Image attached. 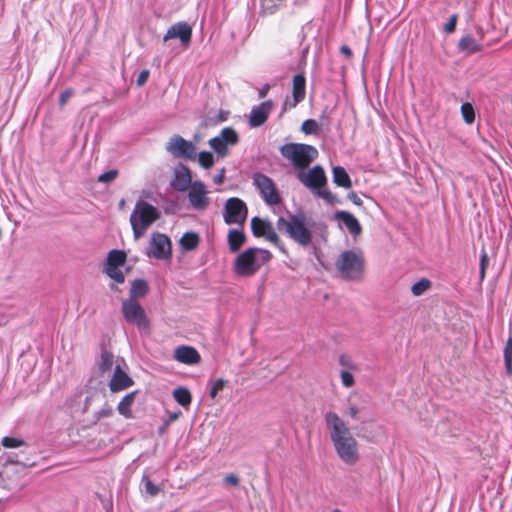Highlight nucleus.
<instances>
[{"label": "nucleus", "instance_id": "nucleus-1", "mask_svg": "<svg viewBox=\"0 0 512 512\" xmlns=\"http://www.w3.org/2000/svg\"><path fill=\"white\" fill-rule=\"evenodd\" d=\"M324 419L338 458L348 466L356 465L360 461L359 444L347 423L332 411L327 412Z\"/></svg>", "mask_w": 512, "mask_h": 512}, {"label": "nucleus", "instance_id": "nucleus-2", "mask_svg": "<svg viewBox=\"0 0 512 512\" xmlns=\"http://www.w3.org/2000/svg\"><path fill=\"white\" fill-rule=\"evenodd\" d=\"M313 226L314 222L303 212L289 214L287 218L281 216L276 222V227L280 232L287 234L289 238L303 247H307L312 242Z\"/></svg>", "mask_w": 512, "mask_h": 512}, {"label": "nucleus", "instance_id": "nucleus-3", "mask_svg": "<svg viewBox=\"0 0 512 512\" xmlns=\"http://www.w3.org/2000/svg\"><path fill=\"white\" fill-rule=\"evenodd\" d=\"M272 254L262 248L250 247L240 253L234 260L233 271L240 277H251L255 275L260 268L268 263Z\"/></svg>", "mask_w": 512, "mask_h": 512}, {"label": "nucleus", "instance_id": "nucleus-4", "mask_svg": "<svg viewBox=\"0 0 512 512\" xmlns=\"http://www.w3.org/2000/svg\"><path fill=\"white\" fill-rule=\"evenodd\" d=\"M160 218V211L145 200L139 199L130 215V225L135 240L142 238L149 227Z\"/></svg>", "mask_w": 512, "mask_h": 512}, {"label": "nucleus", "instance_id": "nucleus-5", "mask_svg": "<svg viewBox=\"0 0 512 512\" xmlns=\"http://www.w3.org/2000/svg\"><path fill=\"white\" fill-rule=\"evenodd\" d=\"M335 266L344 279L351 281L360 280L365 270L364 254L360 250L343 251L338 256Z\"/></svg>", "mask_w": 512, "mask_h": 512}, {"label": "nucleus", "instance_id": "nucleus-6", "mask_svg": "<svg viewBox=\"0 0 512 512\" xmlns=\"http://www.w3.org/2000/svg\"><path fill=\"white\" fill-rule=\"evenodd\" d=\"M280 152L299 171L306 169L318 157V150L314 146L303 143L284 144Z\"/></svg>", "mask_w": 512, "mask_h": 512}, {"label": "nucleus", "instance_id": "nucleus-7", "mask_svg": "<svg viewBox=\"0 0 512 512\" xmlns=\"http://www.w3.org/2000/svg\"><path fill=\"white\" fill-rule=\"evenodd\" d=\"M298 180L307 188H309L317 197L328 200L331 193L325 189L327 178L323 168L319 165L306 171L301 170L297 173Z\"/></svg>", "mask_w": 512, "mask_h": 512}, {"label": "nucleus", "instance_id": "nucleus-8", "mask_svg": "<svg viewBox=\"0 0 512 512\" xmlns=\"http://www.w3.org/2000/svg\"><path fill=\"white\" fill-rule=\"evenodd\" d=\"M122 314L126 322L135 325L140 331H148L150 321L145 310L136 299L122 301Z\"/></svg>", "mask_w": 512, "mask_h": 512}, {"label": "nucleus", "instance_id": "nucleus-9", "mask_svg": "<svg viewBox=\"0 0 512 512\" xmlns=\"http://www.w3.org/2000/svg\"><path fill=\"white\" fill-rule=\"evenodd\" d=\"M238 142V133L231 127H225L217 136L211 138L208 144L219 158H225L229 154V148Z\"/></svg>", "mask_w": 512, "mask_h": 512}, {"label": "nucleus", "instance_id": "nucleus-10", "mask_svg": "<svg viewBox=\"0 0 512 512\" xmlns=\"http://www.w3.org/2000/svg\"><path fill=\"white\" fill-rule=\"evenodd\" d=\"M248 216L246 203L237 197L229 198L224 205L223 218L226 224L244 225Z\"/></svg>", "mask_w": 512, "mask_h": 512}, {"label": "nucleus", "instance_id": "nucleus-11", "mask_svg": "<svg viewBox=\"0 0 512 512\" xmlns=\"http://www.w3.org/2000/svg\"><path fill=\"white\" fill-rule=\"evenodd\" d=\"M251 230L255 237H264L267 241L273 243L282 253L287 254V250L271 222L260 217H253L251 219Z\"/></svg>", "mask_w": 512, "mask_h": 512}, {"label": "nucleus", "instance_id": "nucleus-12", "mask_svg": "<svg viewBox=\"0 0 512 512\" xmlns=\"http://www.w3.org/2000/svg\"><path fill=\"white\" fill-rule=\"evenodd\" d=\"M253 184L259 190L263 200L268 205H277L281 201L279 192L275 186L274 181L262 173H255L253 175Z\"/></svg>", "mask_w": 512, "mask_h": 512}, {"label": "nucleus", "instance_id": "nucleus-13", "mask_svg": "<svg viewBox=\"0 0 512 512\" xmlns=\"http://www.w3.org/2000/svg\"><path fill=\"white\" fill-rule=\"evenodd\" d=\"M187 198L191 208L197 212H204L210 206L209 191L206 185L196 180L192 186L187 190Z\"/></svg>", "mask_w": 512, "mask_h": 512}, {"label": "nucleus", "instance_id": "nucleus-14", "mask_svg": "<svg viewBox=\"0 0 512 512\" xmlns=\"http://www.w3.org/2000/svg\"><path fill=\"white\" fill-rule=\"evenodd\" d=\"M166 150L176 158L195 159L197 149L193 142L179 135L172 136L166 143Z\"/></svg>", "mask_w": 512, "mask_h": 512}, {"label": "nucleus", "instance_id": "nucleus-15", "mask_svg": "<svg viewBox=\"0 0 512 512\" xmlns=\"http://www.w3.org/2000/svg\"><path fill=\"white\" fill-rule=\"evenodd\" d=\"M147 255L161 260L169 259L171 257V241L169 237L162 233H153Z\"/></svg>", "mask_w": 512, "mask_h": 512}, {"label": "nucleus", "instance_id": "nucleus-16", "mask_svg": "<svg viewBox=\"0 0 512 512\" xmlns=\"http://www.w3.org/2000/svg\"><path fill=\"white\" fill-rule=\"evenodd\" d=\"M134 385L133 379L121 368L119 363L114 366L113 375L108 383L112 393L124 391Z\"/></svg>", "mask_w": 512, "mask_h": 512}, {"label": "nucleus", "instance_id": "nucleus-17", "mask_svg": "<svg viewBox=\"0 0 512 512\" xmlns=\"http://www.w3.org/2000/svg\"><path fill=\"white\" fill-rule=\"evenodd\" d=\"M192 37V27L186 22H178L172 25L166 32L163 41L178 38L186 47L189 45Z\"/></svg>", "mask_w": 512, "mask_h": 512}, {"label": "nucleus", "instance_id": "nucleus-18", "mask_svg": "<svg viewBox=\"0 0 512 512\" xmlns=\"http://www.w3.org/2000/svg\"><path fill=\"white\" fill-rule=\"evenodd\" d=\"M193 182L191 171L186 165L181 164L175 168L171 186L176 191H187L192 186Z\"/></svg>", "mask_w": 512, "mask_h": 512}, {"label": "nucleus", "instance_id": "nucleus-19", "mask_svg": "<svg viewBox=\"0 0 512 512\" xmlns=\"http://www.w3.org/2000/svg\"><path fill=\"white\" fill-rule=\"evenodd\" d=\"M306 95V80L304 75L297 74L293 78L292 100L287 98L284 102V109L294 108L298 103L304 100Z\"/></svg>", "mask_w": 512, "mask_h": 512}, {"label": "nucleus", "instance_id": "nucleus-20", "mask_svg": "<svg viewBox=\"0 0 512 512\" xmlns=\"http://www.w3.org/2000/svg\"><path fill=\"white\" fill-rule=\"evenodd\" d=\"M174 359L186 365H194L200 362L201 356L194 347L183 345L174 350Z\"/></svg>", "mask_w": 512, "mask_h": 512}, {"label": "nucleus", "instance_id": "nucleus-21", "mask_svg": "<svg viewBox=\"0 0 512 512\" xmlns=\"http://www.w3.org/2000/svg\"><path fill=\"white\" fill-rule=\"evenodd\" d=\"M272 109V102L265 101L259 106L254 107L251 111L249 124L251 127H259L264 124L268 118V115Z\"/></svg>", "mask_w": 512, "mask_h": 512}, {"label": "nucleus", "instance_id": "nucleus-22", "mask_svg": "<svg viewBox=\"0 0 512 512\" xmlns=\"http://www.w3.org/2000/svg\"><path fill=\"white\" fill-rule=\"evenodd\" d=\"M334 218L340 221L346 229L355 237L362 233V227L357 218L347 211H337Z\"/></svg>", "mask_w": 512, "mask_h": 512}, {"label": "nucleus", "instance_id": "nucleus-23", "mask_svg": "<svg viewBox=\"0 0 512 512\" xmlns=\"http://www.w3.org/2000/svg\"><path fill=\"white\" fill-rule=\"evenodd\" d=\"M229 250L236 253L246 242V235L240 229H231L227 235Z\"/></svg>", "mask_w": 512, "mask_h": 512}, {"label": "nucleus", "instance_id": "nucleus-24", "mask_svg": "<svg viewBox=\"0 0 512 512\" xmlns=\"http://www.w3.org/2000/svg\"><path fill=\"white\" fill-rule=\"evenodd\" d=\"M138 391H132L128 394H126L121 401L118 403L117 411L120 415L124 416L125 418H131L132 417V410L131 407L134 404L135 397L137 395Z\"/></svg>", "mask_w": 512, "mask_h": 512}, {"label": "nucleus", "instance_id": "nucleus-25", "mask_svg": "<svg viewBox=\"0 0 512 512\" xmlns=\"http://www.w3.org/2000/svg\"><path fill=\"white\" fill-rule=\"evenodd\" d=\"M333 182L340 187L350 188L352 185L351 179L346 170L341 166L333 168Z\"/></svg>", "mask_w": 512, "mask_h": 512}, {"label": "nucleus", "instance_id": "nucleus-26", "mask_svg": "<svg viewBox=\"0 0 512 512\" xmlns=\"http://www.w3.org/2000/svg\"><path fill=\"white\" fill-rule=\"evenodd\" d=\"M459 50L472 54L481 50V45L471 36H465L460 39Z\"/></svg>", "mask_w": 512, "mask_h": 512}, {"label": "nucleus", "instance_id": "nucleus-27", "mask_svg": "<svg viewBox=\"0 0 512 512\" xmlns=\"http://www.w3.org/2000/svg\"><path fill=\"white\" fill-rule=\"evenodd\" d=\"M199 235L195 232H186L180 239V245L183 250L191 251L199 244Z\"/></svg>", "mask_w": 512, "mask_h": 512}, {"label": "nucleus", "instance_id": "nucleus-28", "mask_svg": "<svg viewBox=\"0 0 512 512\" xmlns=\"http://www.w3.org/2000/svg\"><path fill=\"white\" fill-rule=\"evenodd\" d=\"M126 254L121 250H111L108 253L105 266L121 267L125 264Z\"/></svg>", "mask_w": 512, "mask_h": 512}, {"label": "nucleus", "instance_id": "nucleus-29", "mask_svg": "<svg viewBox=\"0 0 512 512\" xmlns=\"http://www.w3.org/2000/svg\"><path fill=\"white\" fill-rule=\"evenodd\" d=\"M147 292H148L147 282L142 279H136L132 282L129 299H136L139 297H144L147 294Z\"/></svg>", "mask_w": 512, "mask_h": 512}, {"label": "nucleus", "instance_id": "nucleus-30", "mask_svg": "<svg viewBox=\"0 0 512 512\" xmlns=\"http://www.w3.org/2000/svg\"><path fill=\"white\" fill-rule=\"evenodd\" d=\"M173 397L179 405H181L185 408L190 405L191 400H192L190 391L184 387L176 388L173 391Z\"/></svg>", "mask_w": 512, "mask_h": 512}, {"label": "nucleus", "instance_id": "nucleus-31", "mask_svg": "<svg viewBox=\"0 0 512 512\" xmlns=\"http://www.w3.org/2000/svg\"><path fill=\"white\" fill-rule=\"evenodd\" d=\"M114 366V356L109 351H103L98 362L99 370L102 373L109 372Z\"/></svg>", "mask_w": 512, "mask_h": 512}, {"label": "nucleus", "instance_id": "nucleus-32", "mask_svg": "<svg viewBox=\"0 0 512 512\" xmlns=\"http://www.w3.org/2000/svg\"><path fill=\"white\" fill-rule=\"evenodd\" d=\"M503 356L506 373L512 375V337H509L505 344Z\"/></svg>", "mask_w": 512, "mask_h": 512}, {"label": "nucleus", "instance_id": "nucleus-33", "mask_svg": "<svg viewBox=\"0 0 512 512\" xmlns=\"http://www.w3.org/2000/svg\"><path fill=\"white\" fill-rule=\"evenodd\" d=\"M430 286V280L427 278H421L411 286V293L414 296H421L430 288Z\"/></svg>", "mask_w": 512, "mask_h": 512}, {"label": "nucleus", "instance_id": "nucleus-34", "mask_svg": "<svg viewBox=\"0 0 512 512\" xmlns=\"http://www.w3.org/2000/svg\"><path fill=\"white\" fill-rule=\"evenodd\" d=\"M461 115L466 124H472L475 120V111L471 103L466 102L461 105Z\"/></svg>", "mask_w": 512, "mask_h": 512}, {"label": "nucleus", "instance_id": "nucleus-35", "mask_svg": "<svg viewBox=\"0 0 512 512\" xmlns=\"http://www.w3.org/2000/svg\"><path fill=\"white\" fill-rule=\"evenodd\" d=\"M198 163L204 169L211 168L215 163L213 154L209 151H201L198 154Z\"/></svg>", "mask_w": 512, "mask_h": 512}, {"label": "nucleus", "instance_id": "nucleus-36", "mask_svg": "<svg viewBox=\"0 0 512 512\" xmlns=\"http://www.w3.org/2000/svg\"><path fill=\"white\" fill-rule=\"evenodd\" d=\"M105 273L117 283H123L125 281V275L120 267L105 266Z\"/></svg>", "mask_w": 512, "mask_h": 512}, {"label": "nucleus", "instance_id": "nucleus-37", "mask_svg": "<svg viewBox=\"0 0 512 512\" xmlns=\"http://www.w3.org/2000/svg\"><path fill=\"white\" fill-rule=\"evenodd\" d=\"M1 444L5 448L13 449L24 446L25 442L20 438L6 436L2 439Z\"/></svg>", "mask_w": 512, "mask_h": 512}, {"label": "nucleus", "instance_id": "nucleus-38", "mask_svg": "<svg viewBox=\"0 0 512 512\" xmlns=\"http://www.w3.org/2000/svg\"><path fill=\"white\" fill-rule=\"evenodd\" d=\"M225 384H226V381L223 380L222 378H219L217 380H215L212 385H211V389H210V397L212 399H215L217 394L223 390V388L225 387Z\"/></svg>", "mask_w": 512, "mask_h": 512}, {"label": "nucleus", "instance_id": "nucleus-39", "mask_svg": "<svg viewBox=\"0 0 512 512\" xmlns=\"http://www.w3.org/2000/svg\"><path fill=\"white\" fill-rule=\"evenodd\" d=\"M318 130V124L313 119L305 120L302 123V131L306 134H314Z\"/></svg>", "mask_w": 512, "mask_h": 512}, {"label": "nucleus", "instance_id": "nucleus-40", "mask_svg": "<svg viewBox=\"0 0 512 512\" xmlns=\"http://www.w3.org/2000/svg\"><path fill=\"white\" fill-rule=\"evenodd\" d=\"M361 412V408L353 403H350L347 409L344 412V415L351 418V419H358L359 414Z\"/></svg>", "mask_w": 512, "mask_h": 512}, {"label": "nucleus", "instance_id": "nucleus-41", "mask_svg": "<svg viewBox=\"0 0 512 512\" xmlns=\"http://www.w3.org/2000/svg\"><path fill=\"white\" fill-rule=\"evenodd\" d=\"M117 175H118L117 170H109V171L99 175L98 181L101 183H109V182L113 181L117 177Z\"/></svg>", "mask_w": 512, "mask_h": 512}, {"label": "nucleus", "instance_id": "nucleus-42", "mask_svg": "<svg viewBox=\"0 0 512 512\" xmlns=\"http://www.w3.org/2000/svg\"><path fill=\"white\" fill-rule=\"evenodd\" d=\"M143 483H144V486H145V491H146L149 495H151V496H155V495H157V494H158V492H159V488H158V486L154 485V484L152 483V481H151L149 478L144 477V478H143Z\"/></svg>", "mask_w": 512, "mask_h": 512}, {"label": "nucleus", "instance_id": "nucleus-43", "mask_svg": "<svg viewBox=\"0 0 512 512\" xmlns=\"http://www.w3.org/2000/svg\"><path fill=\"white\" fill-rule=\"evenodd\" d=\"M340 377H341V382H342L343 386L350 388L354 385V382H355L354 377L350 372L341 371Z\"/></svg>", "mask_w": 512, "mask_h": 512}, {"label": "nucleus", "instance_id": "nucleus-44", "mask_svg": "<svg viewBox=\"0 0 512 512\" xmlns=\"http://www.w3.org/2000/svg\"><path fill=\"white\" fill-rule=\"evenodd\" d=\"M112 414H113L112 407L105 405L104 407H102L100 410H98L95 413V418H96V420H100L102 418H108V417L112 416Z\"/></svg>", "mask_w": 512, "mask_h": 512}, {"label": "nucleus", "instance_id": "nucleus-45", "mask_svg": "<svg viewBox=\"0 0 512 512\" xmlns=\"http://www.w3.org/2000/svg\"><path fill=\"white\" fill-rule=\"evenodd\" d=\"M488 265V256L486 252H483L480 258V279L484 280L485 270Z\"/></svg>", "mask_w": 512, "mask_h": 512}, {"label": "nucleus", "instance_id": "nucleus-46", "mask_svg": "<svg viewBox=\"0 0 512 512\" xmlns=\"http://www.w3.org/2000/svg\"><path fill=\"white\" fill-rule=\"evenodd\" d=\"M457 23V15H452L449 19V21L446 23L444 30L447 33H452L456 28Z\"/></svg>", "mask_w": 512, "mask_h": 512}, {"label": "nucleus", "instance_id": "nucleus-47", "mask_svg": "<svg viewBox=\"0 0 512 512\" xmlns=\"http://www.w3.org/2000/svg\"><path fill=\"white\" fill-rule=\"evenodd\" d=\"M148 77H149V71L148 70L141 71L140 74L138 75V78H137V85L138 86H143L147 82Z\"/></svg>", "mask_w": 512, "mask_h": 512}, {"label": "nucleus", "instance_id": "nucleus-48", "mask_svg": "<svg viewBox=\"0 0 512 512\" xmlns=\"http://www.w3.org/2000/svg\"><path fill=\"white\" fill-rule=\"evenodd\" d=\"M72 94L73 93L71 90H65L64 92H62L59 98L60 106H64L67 103V101L71 98Z\"/></svg>", "mask_w": 512, "mask_h": 512}, {"label": "nucleus", "instance_id": "nucleus-49", "mask_svg": "<svg viewBox=\"0 0 512 512\" xmlns=\"http://www.w3.org/2000/svg\"><path fill=\"white\" fill-rule=\"evenodd\" d=\"M224 178H225V168H222V169L220 170V172H219L217 175H215V176H214V178H213V182H214L215 184H217V185H220V184H222V183H223Z\"/></svg>", "mask_w": 512, "mask_h": 512}, {"label": "nucleus", "instance_id": "nucleus-50", "mask_svg": "<svg viewBox=\"0 0 512 512\" xmlns=\"http://www.w3.org/2000/svg\"><path fill=\"white\" fill-rule=\"evenodd\" d=\"M224 482L226 484H229V485H238L239 483V479L237 476L233 475V474H230V475H227L225 478H224Z\"/></svg>", "mask_w": 512, "mask_h": 512}, {"label": "nucleus", "instance_id": "nucleus-51", "mask_svg": "<svg viewBox=\"0 0 512 512\" xmlns=\"http://www.w3.org/2000/svg\"><path fill=\"white\" fill-rule=\"evenodd\" d=\"M348 198L357 206H361L363 204L362 199L354 192H351L348 195Z\"/></svg>", "mask_w": 512, "mask_h": 512}, {"label": "nucleus", "instance_id": "nucleus-52", "mask_svg": "<svg viewBox=\"0 0 512 512\" xmlns=\"http://www.w3.org/2000/svg\"><path fill=\"white\" fill-rule=\"evenodd\" d=\"M339 363L342 366H345V367H348V368H351V369L353 368V365L351 364V361H350V359L347 356L342 355L339 358Z\"/></svg>", "mask_w": 512, "mask_h": 512}, {"label": "nucleus", "instance_id": "nucleus-53", "mask_svg": "<svg viewBox=\"0 0 512 512\" xmlns=\"http://www.w3.org/2000/svg\"><path fill=\"white\" fill-rule=\"evenodd\" d=\"M227 119L226 113L220 111L217 115V119L214 121L215 124L224 122Z\"/></svg>", "mask_w": 512, "mask_h": 512}, {"label": "nucleus", "instance_id": "nucleus-54", "mask_svg": "<svg viewBox=\"0 0 512 512\" xmlns=\"http://www.w3.org/2000/svg\"><path fill=\"white\" fill-rule=\"evenodd\" d=\"M97 394H93L91 396H88L85 400V404H84V412L88 410L89 406L91 405V402L92 400L94 399V397H96Z\"/></svg>", "mask_w": 512, "mask_h": 512}, {"label": "nucleus", "instance_id": "nucleus-55", "mask_svg": "<svg viewBox=\"0 0 512 512\" xmlns=\"http://www.w3.org/2000/svg\"><path fill=\"white\" fill-rule=\"evenodd\" d=\"M340 51H341V53H343L347 57H350L352 55V52H351L350 48L347 47V46H342Z\"/></svg>", "mask_w": 512, "mask_h": 512}, {"label": "nucleus", "instance_id": "nucleus-56", "mask_svg": "<svg viewBox=\"0 0 512 512\" xmlns=\"http://www.w3.org/2000/svg\"><path fill=\"white\" fill-rule=\"evenodd\" d=\"M268 89H269V87H268V86L264 87V88L259 92V96H260L261 98H263V97L267 94Z\"/></svg>", "mask_w": 512, "mask_h": 512}, {"label": "nucleus", "instance_id": "nucleus-57", "mask_svg": "<svg viewBox=\"0 0 512 512\" xmlns=\"http://www.w3.org/2000/svg\"><path fill=\"white\" fill-rule=\"evenodd\" d=\"M193 139H194V142H195V143H199V142L201 141V139H202V138H201V136H200L199 134H195V135H194V137H193Z\"/></svg>", "mask_w": 512, "mask_h": 512}, {"label": "nucleus", "instance_id": "nucleus-58", "mask_svg": "<svg viewBox=\"0 0 512 512\" xmlns=\"http://www.w3.org/2000/svg\"><path fill=\"white\" fill-rule=\"evenodd\" d=\"M123 205H124V200H121L120 206H123Z\"/></svg>", "mask_w": 512, "mask_h": 512}, {"label": "nucleus", "instance_id": "nucleus-59", "mask_svg": "<svg viewBox=\"0 0 512 512\" xmlns=\"http://www.w3.org/2000/svg\"><path fill=\"white\" fill-rule=\"evenodd\" d=\"M332 512H342V511H340V510H338V509H335V510H333Z\"/></svg>", "mask_w": 512, "mask_h": 512}]
</instances>
